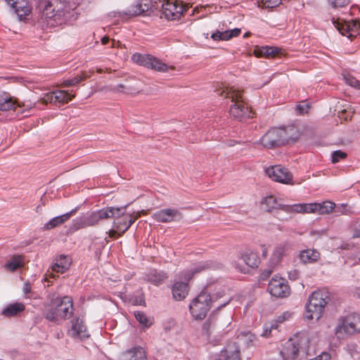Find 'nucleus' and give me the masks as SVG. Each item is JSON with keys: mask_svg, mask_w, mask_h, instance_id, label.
<instances>
[{"mask_svg": "<svg viewBox=\"0 0 360 360\" xmlns=\"http://www.w3.org/2000/svg\"><path fill=\"white\" fill-rule=\"evenodd\" d=\"M276 327H277V324L276 323H271V326H270V328H269V333H271L273 329H276Z\"/></svg>", "mask_w": 360, "mask_h": 360, "instance_id": "nucleus-63", "label": "nucleus"}, {"mask_svg": "<svg viewBox=\"0 0 360 360\" xmlns=\"http://www.w3.org/2000/svg\"><path fill=\"white\" fill-rule=\"evenodd\" d=\"M167 277L165 272L156 269H151L144 274L143 278L145 281L158 286L165 281Z\"/></svg>", "mask_w": 360, "mask_h": 360, "instance_id": "nucleus-22", "label": "nucleus"}, {"mask_svg": "<svg viewBox=\"0 0 360 360\" xmlns=\"http://www.w3.org/2000/svg\"><path fill=\"white\" fill-rule=\"evenodd\" d=\"M124 219L125 221H127V224H126L125 227L123 229H122V233H124L125 231H127L134 222V219H132L131 217L125 218Z\"/></svg>", "mask_w": 360, "mask_h": 360, "instance_id": "nucleus-51", "label": "nucleus"}, {"mask_svg": "<svg viewBox=\"0 0 360 360\" xmlns=\"http://www.w3.org/2000/svg\"><path fill=\"white\" fill-rule=\"evenodd\" d=\"M211 326L210 319L207 320L203 324V330H205L207 333H209V329Z\"/></svg>", "mask_w": 360, "mask_h": 360, "instance_id": "nucleus-58", "label": "nucleus"}, {"mask_svg": "<svg viewBox=\"0 0 360 360\" xmlns=\"http://www.w3.org/2000/svg\"><path fill=\"white\" fill-rule=\"evenodd\" d=\"M25 264V258L22 255H14L4 265L6 270L14 272L17 269L23 267Z\"/></svg>", "mask_w": 360, "mask_h": 360, "instance_id": "nucleus-29", "label": "nucleus"}, {"mask_svg": "<svg viewBox=\"0 0 360 360\" xmlns=\"http://www.w3.org/2000/svg\"><path fill=\"white\" fill-rule=\"evenodd\" d=\"M333 7H343L349 3V0H328Z\"/></svg>", "mask_w": 360, "mask_h": 360, "instance_id": "nucleus-45", "label": "nucleus"}, {"mask_svg": "<svg viewBox=\"0 0 360 360\" xmlns=\"http://www.w3.org/2000/svg\"><path fill=\"white\" fill-rule=\"evenodd\" d=\"M269 329L265 328L263 333H262V336L267 337L269 335Z\"/></svg>", "mask_w": 360, "mask_h": 360, "instance_id": "nucleus-62", "label": "nucleus"}, {"mask_svg": "<svg viewBox=\"0 0 360 360\" xmlns=\"http://www.w3.org/2000/svg\"><path fill=\"white\" fill-rule=\"evenodd\" d=\"M226 32H228V35L229 34L230 39H231L232 37H238L240 34L241 30L239 28H234L231 30H226Z\"/></svg>", "mask_w": 360, "mask_h": 360, "instance_id": "nucleus-52", "label": "nucleus"}, {"mask_svg": "<svg viewBox=\"0 0 360 360\" xmlns=\"http://www.w3.org/2000/svg\"><path fill=\"white\" fill-rule=\"evenodd\" d=\"M32 0H5L6 4L18 15L20 20H23L28 16L32 11L30 2Z\"/></svg>", "mask_w": 360, "mask_h": 360, "instance_id": "nucleus-15", "label": "nucleus"}, {"mask_svg": "<svg viewBox=\"0 0 360 360\" xmlns=\"http://www.w3.org/2000/svg\"><path fill=\"white\" fill-rule=\"evenodd\" d=\"M281 51V49L275 46H262L257 52L259 56H264L266 57H274L276 56Z\"/></svg>", "mask_w": 360, "mask_h": 360, "instance_id": "nucleus-35", "label": "nucleus"}, {"mask_svg": "<svg viewBox=\"0 0 360 360\" xmlns=\"http://www.w3.org/2000/svg\"><path fill=\"white\" fill-rule=\"evenodd\" d=\"M82 221L81 217H77L72 220V227L75 230H78L80 229H84V226L82 224Z\"/></svg>", "mask_w": 360, "mask_h": 360, "instance_id": "nucleus-46", "label": "nucleus"}, {"mask_svg": "<svg viewBox=\"0 0 360 360\" xmlns=\"http://www.w3.org/2000/svg\"><path fill=\"white\" fill-rule=\"evenodd\" d=\"M343 79L345 82L350 86L356 88L357 89H360V82L356 79L354 77H353L349 73H345L342 75Z\"/></svg>", "mask_w": 360, "mask_h": 360, "instance_id": "nucleus-38", "label": "nucleus"}, {"mask_svg": "<svg viewBox=\"0 0 360 360\" xmlns=\"http://www.w3.org/2000/svg\"><path fill=\"white\" fill-rule=\"evenodd\" d=\"M225 94L227 104L230 105V115L235 119L243 120L251 117L252 111L245 102L242 92L236 89L223 90L220 94Z\"/></svg>", "mask_w": 360, "mask_h": 360, "instance_id": "nucleus-4", "label": "nucleus"}, {"mask_svg": "<svg viewBox=\"0 0 360 360\" xmlns=\"http://www.w3.org/2000/svg\"><path fill=\"white\" fill-rule=\"evenodd\" d=\"M81 217V219H82V224H83V226L84 228L86 227H88V226H91L89 224V221H88V219L86 218V216H80Z\"/></svg>", "mask_w": 360, "mask_h": 360, "instance_id": "nucleus-59", "label": "nucleus"}, {"mask_svg": "<svg viewBox=\"0 0 360 360\" xmlns=\"http://www.w3.org/2000/svg\"><path fill=\"white\" fill-rule=\"evenodd\" d=\"M132 304L134 305H140V306H145L146 305V301L144 298V295L143 293L140 292L139 295H135L132 297L131 300Z\"/></svg>", "mask_w": 360, "mask_h": 360, "instance_id": "nucleus-44", "label": "nucleus"}, {"mask_svg": "<svg viewBox=\"0 0 360 360\" xmlns=\"http://www.w3.org/2000/svg\"><path fill=\"white\" fill-rule=\"evenodd\" d=\"M283 209L286 212H304L312 213L318 212L320 209L319 203H307V204H295L292 206H283Z\"/></svg>", "mask_w": 360, "mask_h": 360, "instance_id": "nucleus-20", "label": "nucleus"}, {"mask_svg": "<svg viewBox=\"0 0 360 360\" xmlns=\"http://www.w3.org/2000/svg\"><path fill=\"white\" fill-rule=\"evenodd\" d=\"M126 207H106L88 213L86 216L91 226L98 224L101 219L120 217L123 215Z\"/></svg>", "mask_w": 360, "mask_h": 360, "instance_id": "nucleus-9", "label": "nucleus"}, {"mask_svg": "<svg viewBox=\"0 0 360 360\" xmlns=\"http://www.w3.org/2000/svg\"><path fill=\"white\" fill-rule=\"evenodd\" d=\"M231 300V298H229L226 301L224 302L223 303L220 304L217 307V309L219 310L222 307H224L226 306Z\"/></svg>", "mask_w": 360, "mask_h": 360, "instance_id": "nucleus-60", "label": "nucleus"}, {"mask_svg": "<svg viewBox=\"0 0 360 360\" xmlns=\"http://www.w3.org/2000/svg\"><path fill=\"white\" fill-rule=\"evenodd\" d=\"M15 103L11 95L3 91H0V110L7 111L13 109Z\"/></svg>", "mask_w": 360, "mask_h": 360, "instance_id": "nucleus-32", "label": "nucleus"}, {"mask_svg": "<svg viewBox=\"0 0 360 360\" xmlns=\"http://www.w3.org/2000/svg\"><path fill=\"white\" fill-rule=\"evenodd\" d=\"M290 139L288 128L282 127L270 129L260 138L259 141L264 147L274 148L288 143Z\"/></svg>", "mask_w": 360, "mask_h": 360, "instance_id": "nucleus-7", "label": "nucleus"}, {"mask_svg": "<svg viewBox=\"0 0 360 360\" xmlns=\"http://www.w3.org/2000/svg\"><path fill=\"white\" fill-rule=\"evenodd\" d=\"M320 209L318 210L319 214H329L332 212L335 207V204L331 201H325L319 203Z\"/></svg>", "mask_w": 360, "mask_h": 360, "instance_id": "nucleus-37", "label": "nucleus"}, {"mask_svg": "<svg viewBox=\"0 0 360 360\" xmlns=\"http://www.w3.org/2000/svg\"><path fill=\"white\" fill-rule=\"evenodd\" d=\"M134 315L136 321L143 327L149 328L152 325V322L148 319L146 314L143 311H135Z\"/></svg>", "mask_w": 360, "mask_h": 360, "instance_id": "nucleus-36", "label": "nucleus"}, {"mask_svg": "<svg viewBox=\"0 0 360 360\" xmlns=\"http://www.w3.org/2000/svg\"><path fill=\"white\" fill-rule=\"evenodd\" d=\"M282 0H262L259 4V7L262 8H273L281 4Z\"/></svg>", "mask_w": 360, "mask_h": 360, "instance_id": "nucleus-41", "label": "nucleus"}, {"mask_svg": "<svg viewBox=\"0 0 360 360\" xmlns=\"http://www.w3.org/2000/svg\"><path fill=\"white\" fill-rule=\"evenodd\" d=\"M354 238H360V223L355 226L353 233Z\"/></svg>", "mask_w": 360, "mask_h": 360, "instance_id": "nucleus-56", "label": "nucleus"}, {"mask_svg": "<svg viewBox=\"0 0 360 360\" xmlns=\"http://www.w3.org/2000/svg\"><path fill=\"white\" fill-rule=\"evenodd\" d=\"M85 77H84V76L83 77V76H81V75H77V76H75V77H74L72 78L65 79L63 82V85L64 86H75L79 82H80L81 81L84 79Z\"/></svg>", "mask_w": 360, "mask_h": 360, "instance_id": "nucleus-42", "label": "nucleus"}, {"mask_svg": "<svg viewBox=\"0 0 360 360\" xmlns=\"http://www.w3.org/2000/svg\"><path fill=\"white\" fill-rule=\"evenodd\" d=\"M275 266H271V264L269 263V266L263 270L262 273V278L266 279L272 274L273 269Z\"/></svg>", "mask_w": 360, "mask_h": 360, "instance_id": "nucleus-50", "label": "nucleus"}, {"mask_svg": "<svg viewBox=\"0 0 360 360\" xmlns=\"http://www.w3.org/2000/svg\"><path fill=\"white\" fill-rule=\"evenodd\" d=\"M235 268L240 272L241 273H245L246 272V267L245 266H243L242 265H240L238 263H235Z\"/></svg>", "mask_w": 360, "mask_h": 360, "instance_id": "nucleus-57", "label": "nucleus"}, {"mask_svg": "<svg viewBox=\"0 0 360 360\" xmlns=\"http://www.w3.org/2000/svg\"><path fill=\"white\" fill-rule=\"evenodd\" d=\"M225 292L224 290H220L217 292L216 293L213 294L211 297L212 298V302H215L217 300L222 297L224 295Z\"/></svg>", "mask_w": 360, "mask_h": 360, "instance_id": "nucleus-53", "label": "nucleus"}, {"mask_svg": "<svg viewBox=\"0 0 360 360\" xmlns=\"http://www.w3.org/2000/svg\"><path fill=\"white\" fill-rule=\"evenodd\" d=\"M359 24L354 20H345L339 25L338 30L342 35L348 34V37H352L359 33Z\"/></svg>", "mask_w": 360, "mask_h": 360, "instance_id": "nucleus-24", "label": "nucleus"}, {"mask_svg": "<svg viewBox=\"0 0 360 360\" xmlns=\"http://www.w3.org/2000/svg\"><path fill=\"white\" fill-rule=\"evenodd\" d=\"M68 335L77 340H84L89 337L82 315L73 316L70 321V328L68 330Z\"/></svg>", "mask_w": 360, "mask_h": 360, "instance_id": "nucleus-11", "label": "nucleus"}, {"mask_svg": "<svg viewBox=\"0 0 360 360\" xmlns=\"http://www.w3.org/2000/svg\"><path fill=\"white\" fill-rule=\"evenodd\" d=\"M297 110H299L300 114H303L305 112L304 105H297Z\"/></svg>", "mask_w": 360, "mask_h": 360, "instance_id": "nucleus-61", "label": "nucleus"}, {"mask_svg": "<svg viewBox=\"0 0 360 360\" xmlns=\"http://www.w3.org/2000/svg\"><path fill=\"white\" fill-rule=\"evenodd\" d=\"M215 268V264L210 260L197 262L193 266L186 271L180 272V278L189 281L196 274Z\"/></svg>", "mask_w": 360, "mask_h": 360, "instance_id": "nucleus-16", "label": "nucleus"}, {"mask_svg": "<svg viewBox=\"0 0 360 360\" xmlns=\"http://www.w3.org/2000/svg\"><path fill=\"white\" fill-rule=\"evenodd\" d=\"M347 157V153L340 150H337L331 153V161L333 163H337L340 160L345 159Z\"/></svg>", "mask_w": 360, "mask_h": 360, "instance_id": "nucleus-43", "label": "nucleus"}, {"mask_svg": "<svg viewBox=\"0 0 360 360\" xmlns=\"http://www.w3.org/2000/svg\"><path fill=\"white\" fill-rule=\"evenodd\" d=\"M77 211V207H75V209H72L71 211L68 212H66L60 216L53 217L44 224V229L45 230H50L63 224L64 222L68 221L70 218V217L72 216Z\"/></svg>", "mask_w": 360, "mask_h": 360, "instance_id": "nucleus-23", "label": "nucleus"}, {"mask_svg": "<svg viewBox=\"0 0 360 360\" xmlns=\"http://www.w3.org/2000/svg\"><path fill=\"white\" fill-rule=\"evenodd\" d=\"M184 11V6L177 1H165L162 4V13L167 20H174L180 18Z\"/></svg>", "mask_w": 360, "mask_h": 360, "instance_id": "nucleus-14", "label": "nucleus"}, {"mask_svg": "<svg viewBox=\"0 0 360 360\" xmlns=\"http://www.w3.org/2000/svg\"><path fill=\"white\" fill-rule=\"evenodd\" d=\"M108 38L103 37L102 39V44H106L108 43Z\"/></svg>", "mask_w": 360, "mask_h": 360, "instance_id": "nucleus-64", "label": "nucleus"}, {"mask_svg": "<svg viewBox=\"0 0 360 360\" xmlns=\"http://www.w3.org/2000/svg\"><path fill=\"white\" fill-rule=\"evenodd\" d=\"M260 250L262 252V256L264 258H266L268 255V248L265 245H260Z\"/></svg>", "mask_w": 360, "mask_h": 360, "instance_id": "nucleus-55", "label": "nucleus"}, {"mask_svg": "<svg viewBox=\"0 0 360 360\" xmlns=\"http://www.w3.org/2000/svg\"><path fill=\"white\" fill-rule=\"evenodd\" d=\"M328 298L327 291L322 290L314 291L309 295L305 305L304 319L307 320H319L323 314Z\"/></svg>", "mask_w": 360, "mask_h": 360, "instance_id": "nucleus-5", "label": "nucleus"}, {"mask_svg": "<svg viewBox=\"0 0 360 360\" xmlns=\"http://www.w3.org/2000/svg\"><path fill=\"white\" fill-rule=\"evenodd\" d=\"M112 90L116 92H124V86L122 84L113 86Z\"/></svg>", "mask_w": 360, "mask_h": 360, "instance_id": "nucleus-54", "label": "nucleus"}, {"mask_svg": "<svg viewBox=\"0 0 360 360\" xmlns=\"http://www.w3.org/2000/svg\"><path fill=\"white\" fill-rule=\"evenodd\" d=\"M330 354L329 353L323 352L319 355L309 360H330Z\"/></svg>", "mask_w": 360, "mask_h": 360, "instance_id": "nucleus-47", "label": "nucleus"}, {"mask_svg": "<svg viewBox=\"0 0 360 360\" xmlns=\"http://www.w3.org/2000/svg\"><path fill=\"white\" fill-rule=\"evenodd\" d=\"M153 218L158 222L168 223L180 220L182 214L176 209L168 208L155 212L153 214Z\"/></svg>", "mask_w": 360, "mask_h": 360, "instance_id": "nucleus-19", "label": "nucleus"}, {"mask_svg": "<svg viewBox=\"0 0 360 360\" xmlns=\"http://www.w3.org/2000/svg\"><path fill=\"white\" fill-rule=\"evenodd\" d=\"M75 97L71 92L64 90H56L48 93L44 98L45 102H49L54 105H60L68 103Z\"/></svg>", "mask_w": 360, "mask_h": 360, "instance_id": "nucleus-18", "label": "nucleus"}, {"mask_svg": "<svg viewBox=\"0 0 360 360\" xmlns=\"http://www.w3.org/2000/svg\"><path fill=\"white\" fill-rule=\"evenodd\" d=\"M310 338L308 331L297 332L283 345L280 354L283 360H296L300 353L309 355Z\"/></svg>", "mask_w": 360, "mask_h": 360, "instance_id": "nucleus-2", "label": "nucleus"}, {"mask_svg": "<svg viewBox=\"0 0 360 360\" xmlns=\"http://www.w3.org/2000/svg\"><path fill=\"white\" fill-rule=\"evenodd\" d=\"M269 292L275 297L284 298L290 294V288L288 281L281 277H273L268 285Z\"/></svg>", "mask_w": 360, "mask_h": 360, "instance_id": "nucleus-12", "label": "nucleus"}, {"mask_svg": "<svg viewBox=\"0 0 360 360\" xmlns=\"http://www.w3.org/2000/svg\"><path fill=\"white\" fill-rule=\"evenodd\" d=\"M262 204L266 206L265 210L267 212H271L274 209H280L285 211L283 206L285 205L279 204L277 199L273 195L265 197L262 200Z\"/></svg>", "mask_w": 360, "mask_h": 360, "instance_id": "nucleus-33", "label": "nucleus"}, {"mask_svg": "<svg viewBox=\"0 0 360 360\" xmlns=\"http://www.w3.org/2000/svg\"><path fill=\"white\" fill-rule=\"evenodd\" d=\"M127 360H148L144 350L141 347H134L126 353Z\"/></svg>", "mask_w": 360, "mask_h": 360, "instance_id": "nucleus-34", "label": "nucleus"}, {"mask_svg": "<svg viewBox=\"0 0 360 360\" xmlns=\"http://www.w3.org/2000/svg\"><path fill=\"white\" fill-rule=\"evenodd\" d=\"M25 305L22 302H15L8 304L1 311V314L6 317H11L25 310Z\"/></svg>", "mask_w": 360, "mask_h": 360, "instance_id": "nucleus-31", "label": "nucleus"}, {"mask_svg": "<svg viewBox=\"0 0 360 360\" xmlns=\"http://www.w3.org/2000/svg\"><path fill=\"white\" fill-rule=\"evenodd\" d=\"M152 8L150 0H141L135 6L131 7V10H128L123 13L125 15H137L148 11Z\"/></svg>", "mask_w": 360, "mask_h": 360, "instance_id": "nucleus-25", "label": "nucleus"}, {"mask_svg": "<svg viewBox=\"0 0 360 360\" xmlns=\"http://www.w3.org/2000/svg\"><path fill=\"white\" fill-rule=\"evenodd\" d=\"M238 345L233 342L225 346L219 353L214 354L212 360H241Z\"/></svg>", "mask_w": 360, "mask_h": 360, "instance_id": "nucleus-17", "label": "nucleus"}, {"mask_svg": "<svg viewBox=\"0 0 360 360\" xmlns=\"http://www.w3.org/2000/svg\"><path fill=\"white\" fill-rule=\"evenodd\" d=\"M212 298L206 291L202 290L189 304V311L193 319H204L211 307Z\"/></svg>", "mask_w": 360, "mask_h": 360, "instance_id": "nucleus-8", "label": "nucleus"}, {"mask_svg": "<svg viewBox=\"0 0 360 360\" xmlns=\"http://www.w3.org/2000/svg\"><path fill=\"white\" fill-rule=\"evenodd\" d=\"M73 300L70 296L57 297L44 311V316L49 321L58 323L60 319H68L73 315Z\"/></svg>", "mask_w": 360, "mask_h": 360, "instance_id": "nucleus-3", "label": "nucleus"}, {"mask_svg": "<svg viewBox=\"0 0 360 360\" xmlns=\"http://www.w3.org/2000/svg\"><path fill=\"white\" fill-rule=\"evenodd\" d=\"M74 5L60 0L49 1L44 10V15L47 23L55 27L72 23L77 19V13Z\"/></svg>", "mask_w": 360, "mask_h": 360, "instance_id": "nucleus-1", "label": "nucleus"}, {"mask_svg": "<svg viewBox=\"0 0 360 360\" xmlns=\"http://www.w3.org/2000/svg\"><path fill=\"white\" fill-rule=\"evenodd\" d=\"M320 257V253L314 249H306L300 252L299 258L304 264L314 263Z\"/></svg>", "mask_w": 360, "mask_h": 360, "instance_id": "nucleus-30", "label": "nucleus"}, {"mask_svg": "<svg viewBox=\"0 0 360 360\" xmlns=\"http://www.w3.org/2000/svg\"><path fill=\"white\" fill-rule=\"evenodd\" d=\"M360 333V314L356 313L341 316L335 328V333L340 339H344Z\"/></svg>", "mask_w": 360, "mask_h": 360, "instance_id": "nucleus-6", "label": "nucleus"}, {"mask_svg": "<svg viewBox=\"0 0 360 360\" xmlns=\"http://www.w3.org/2000/svg\"><path fill=\"white\" fill-rule=\"evenodd\" d=\"M176 281L172 286V295L176 300H183L188 295L189 290L188 285V281Z\"/></svg>", "mask_w": 360, "mask_h": 360, "instance_id": "nucleus-21", "label": "nucleus"}, {"mask_svg": "<svg viewBox=\"0 0 360 360\" xmlns=\"http://www.w3.org/2000/svg\"><path fill=\"white\" fill-rule=\"evenodd\" d=\"M211 38L214 41H227L230 39V35H228V32L217 30L211 34Z\"/></svg>", "mask_w": 360, "mask_h": 360, "instance_id": "nucleus-39", "label": "nucleus"}, {"mask_svg": "<svg viewBox=\"0 0 360 360\" xmlns=\"http://www.w3.org/2000/svg\"><path fill=\"white\" fill-rule=\"evenodd\" d=\"M288 278L291 281H296L300 277V271L297 269H292L288 272Z\"/></svg>", "mask_w": 360, "mask_h": 360, "instance_id": "nucleus-49", "label": "nucleus"}, {"mask_svg": "<svg viewBox=\"0 0 360 360\" xmlns=\"http://www.w3.org/2000/svg\"><path fill=\"white\" fill-rule=\"evenodd\" d=\"M266 173L273 181L279 183L290 184L292 181V174L288 169L280 165H274L266 168Z\"/></svg>", "mask_w": 360, "mask_h": 360, "instance_id": "nucleus-13", "label": "nucleus"}, {"mask_svg": "<svg viewBox=\"0 0 360 360\" xmlns=\"http://www.w3.org/2000/svg\"><path fill=\"white\" fill-rule=\"evenodd\" d=\"M287 250L288 245L286 244H279L274 248L269 259V263L271 266H276L281 262L283 257L285 255Z\"/></svg>", "mask_w": 360, "mask_h": 360, "instance_id": "nucleus-28", "label": "nucleus"}, {"mask_svg": "<svg viewBox=\"0 0 360 360\" xmlns=\"http://www.w3.org/2000/svg\"><path fill=\"white\" fill-rule=\"evenodd\" d=\"M248 267L256 268L260 263L257 254L250 250H245L240 257Z\"/></svg>", "mask_w": 360, "mask_h": 360, "instance_id": "nucleus-27", "label": "nucleus"}, {"mask_svg": "<svg viewBox=\"0 0 360 360\" xmlns=\"http://www.w3.org/2000/svg\"><path fill=\"white\" fill-rule=\"evenodd\" d=\"M131 60L139 65L161 72H165L169 69L172 68L150 54L135 53L132 55Z\"/></svg>", "mask_w": 360, "mask_h": 360, "instance_id": "nucleus-10", "label": "nucleus"}, {"mask_svg": "<svg viewBox=\"0 0 360 360\" xmlns=\"http://www.w3.org/2000/svg\"><path fill=\"white\" fill-rule=\"evenodd\" d=\"M71 261L67 256L60 255L55 259L52 266V270L56 273L63 274L68 271L70 266Z\"/></svg>", "mask_w": 360, "mask_h": 360, "instance_id": "nucleus-26", "label": "nucleus"}, {"mask_svg": "<svg viewBox=\"0 0 360 360\" xmlns=\"http://www.w3.org/2000/svg\"><path fill=\"white\" fill-rule=\"evenodd\" d=\"M126 224H127V221L123 220L122 221H119L117 223L115 226L116 230H110L108 232H106L109 234V236L112 238L115 237V235L117 233L118 236H121L123 233H122V229H123Z\"/></svg>", "mask_w": 360, "mask_h": 360, "instance_id": "nucleus-40", "label": "nucleus"}, {"mask_svg": "<svg viewBox=\"0 0 360 360\" xmlns=\"http://www.w3.org/2000/svg\"><path fill=\"white\" fill-rule=\"evenodd\" d=\"M32 291V286L29 281L25 282L23 287H22V292L25 295V296L27 298H29L30 296L28 295Z\"/></svg>", "mask_w": 360, "mask_h": 360, "instance_id": "nucleus-48", "label": "nucleus"}]
</instances>
